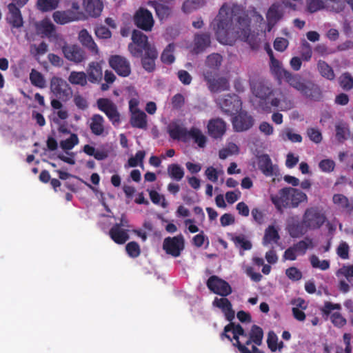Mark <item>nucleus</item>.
I'll use <instances>...</instances> for the list:
<instances>
[{"label": "nucleus", "mask_w": 353, "mask_h": 353, "mask_svg": "<svg viewBox=\"0 0 353 353\" xmlns=\"http://www.w3.org/2000/svg\"><path fill=\"white\" fill-rule=\"evenodd\" d=\"M78 39L79 42L87 48L91 53L94 55L99 54V50L97 45L85 29H83L79 32Z\"/></svg>", "instance_id": "obj_23"}, {"label": "nucleus", "mask_w": 353, "mask_h": 353, "mask_svg": "<svg viewBox=\"0 0 353 353\" xmlns=\"http://www.w3.org/2000/svg\"><path fill=\"white\" fill-rule=\"evenodd\" d=\"M148 5L154 8L156 13L160 19H164L170 14V8L167 6L159 4L154 1H149Z\"/></svg>", "instance_id": "obj_48"}, {"label": "nucleus", "mask_w": 353, "mask_h": 353, "mask_svg": "<svg viewBox=\"0 0 353 353\" xmlns=\"http://www.w3.org/2000/svg\"><path fill=\"white\" fill-rule=\"evenodd\" d=\"M252 90L256 97L263 99L268 98L272 93L270 88L262 82L254 83L252 85Z\"/></svg>", "instance_id": "obj_39"}, {"label": "nucleus", "mask_w": 353, "mask_h": 353, "mask_svg": "<svg viewBox=\"0 0 353 353\" xmlns=\"http://www.w3.org/2000/svg\"><path fill=\"white\" fill-rule=\"evenodd\" d=\"M271 200L279 210L283 208L290 207L288 188L281 189L277 194L272 195Z\"/></svg>", "instance_id": "obj_28"}, {"label": "nucleus", "mask_w": 353, "mask_h": 353, "mask_svg": "<svg viewBox=\"0 0 353 353\" xmlns=\"http://www.w3.org/2000/svg\"><path fill=\"white\" fill-rule=\"evenodd\" d=\"M209 134L214 138H219L226 130L225 122L219 119L210 120L208 125Z\"/></svg>", "instance_id": "obj_25"}, {"label": "nucleus", "mask_w": 353, "mask_h": 353, "mask_svg": "<svg viewBox=\"0 0 353 353\" xmlns=\"http://www.w3.org/2000/svg\"><path fill=\"white\" fill-rule=\"evenodd\" d=\"M233 241L237 248L243 250H249L252 248L251 242L243 235H239L233 238Z\"/></svg>", "instance_id": "obj_52"}, {"label": "nucleus", "mask_w": 353, "mask_h": 353, "mask_svg": "<svg viewBox=\"0 0 353 353\" xmlns=\"http://www.w3.org/2000/svg\"><path fill=\"white\" fill-rule=\"evenodd\" d=\"M341 310V305L340 304L325 302L322 311L325 314L330 316V319L334 326L342 327L346 324L347 321L340 313Z\"/></svg>", "instance_id": "obj_6"}, {"label": "nucleus", "mask_w": 353, "mask_h": 353, "mask_svg": "<svg viewBox=\"0 0 353 353\" xmlns=\"http://www.w3.org/2000/svg\"><path fill=\"white\" fill-rule=\"evenodd\" d=\"M157 57L155 48H148L142 59L143 68L148 71H152L154 68V60Z\"/></svg>", "instance_id": "obj_33"}, {"label": "nucleus", "mask_w": 353, "mask_h": 353, "mask_svg": "<svg viewBox=\"0 0 353 353\" xmlns=\"http://www.w3.org/2000/svg\"><path fill=\"white\" fill-rule=\"evenodd\" d=\"M130 122L134 127L145 128L147 126L146 114L141 110L131 112Z\"/></svg>", "instance_id": "obj_36"}, {"label": "nucleus", "mask_w": 353, "mask_h": 353, "mask_svg": "<svg viewBox=\"0 0 353 353\" xmlns=\"http://www.w3.org/2000/svg\"><path fill=\"white\" fill-rule=\"evenodd\" d=\"M97 105L100 110L105 113L109 110L112 109V108H113L115 105L110 100L102 98L98 99Z\"/></svg>", "instance_id": "obj_63"}, {"label": "nucleus", "mask_w": 353, "mask_h": 353, "mask_svg": "<svg viewBox=\"0 0 353 353\" xmlns=\"http://www.w3.org/2000/svg\"><path fill=\"white\" fill-rule=\"evenodd\" d=\"M259 130L261 134L266 137H270L274 132L273 125L266 121H263L259 124Z\"/></svg>", "instance_id": "obj_62"}, {"label": "nucleus", "mask_w": 353, "mask_h": 353, "mask_svg": "<svg viewBox=\"0 0 353 353\" xmlns=\"http://www.w3.org/2000/svg\"><path fill=\"white\" fill-rule=\"evenodd\" d=\"M50 90L58 98H67L72 94L68 83L63 79L54 77L50 81Z\"/></svg>", "instance_id": "obj_11"}, {"label": "nucleus", "mask_w": 353, "mask_h": 353, "mask_svg": "<svg viewBox=\"0 0 353 353\" xmlns=\"http://www.w3.org/2000/svg\"><path fill=\"white\" fill-rule=\"evenodd\" d=\"M271 70L272 72L279 79H282L285 80L287 76L290 74V72L285 70L283 67L281 63L271 57Z\"/></svg>", "instance_id": "obj_42"}, {"label": "nucleus", "mask_w": 353, "mask_h": 353, "mask_svg": "<svg viewBox=\"0 0 353 353\" xmlns=\"http://www.w3.org/2000/svg\"><path fill=\"white\" fill-rule=\"evenodd\" d=\"M54 26L52 23L47 19H45L36 23L37 32L43 37H50L52 34Z\"/></svg>", "instance_id": "obj_34"}, {"label": "nucleus", "mask_w": 353, "mask_h": 353, "mask_svg": "<svg viewBox=\"0 0 353 353\" xmlns=\"http://www.w3.org/2000/svg\"><path fill=\"white\" fill-rule=\"evenodd\" d=\"M324 214L317 208L308 209L304 216L303 225L309 229L320 228L325 222Z\"/></svg>", "instance_id": "obj_8"}, {"label": "nucleus", "mask_w": 353, "mask_h": 353, "mask_svg": "<svg viewBox=\"0 0 353 353\" xmlns=\"http://www.w3.org/2000/svg\"><path fill=\"white\" fill-rule=\"evenodd\" d=\"M212 306L219 309L227 320L231 321L234 319L235 312L230 301L225 296L216 297L212 302Z\"/></svg>", "instance_id": "obj_15"}, {"label": "nucleus", "mask_w": 353, "mask_h": 353, "mask_svg": "<svg viewBox=\"0 0 353 353\" xmlns=\"http://www.w3.org/2000/svg\"><path fill=\"white\" fill-rule=\"evenodd\" d=\"M318 70L323 77L329 80H332L335 77L334 71L332 68L323 61H319Z\"/></svg>", "instance_id": "obj_49"}, {"label": "nucleus", "mask_w": 353, "mask_h": 353, "mask_svg": "<svg viewBox=\"0 0 353 353\" xmlns=\"http://www.w3.org/2000/svg\"><path fill=\"white\" fill-rule=\"evenodd\" d=\"M319 166L323 172H330L334 170L335 163L332 160L326 159L321 161Z\"/></svg>", "instance_id": "obj_64"}, {"label": "nucleus", "mask_w": 353, "mask_h": 353, "mask_svg": "<svg viewBox=\"0 0 353 353\" xmlns=\"http://www.w3.org/2000/svg\"><path fill=\"white\" fill-rule=\"evenodd\" d=\"M150 197L152 201L155 204H159L163 208L167 207V203L165 200V198L159 194L157 192L154 190H151L150 192Z\"/></svg>", "instance_id": "obj_61"}, {"label": "nucleus", "mask_w": 353, "mask_h": 353, "mask_svg": "<svg viewBox=\"0 0 353 353\" xmlns=\"http://www.w3.org/2000/svg\"><path fill=\"white\" fill-rule=\"evenodd\" d=\"M168 131L170 137L174 139L186 141L188 139V132L183 124L179 121H173L168 127Z\"/></svg>", "instance_id": "obj_19"}, {"label": "nucleus", "mask_w": 353, "mask_h": 353, "mask_svg": "<svg viewBox=\"0 0 353 353\" xmlns=\"http://www.w3.org/2000/svg\"><path fill=\"white\" fill-rule=\"evenodd\" d=\"M316 243L310 238H305L288 248L283 256V260L294 261L298 256H303L309 249L316 247Z\"/></svg>", "instance_id": "obj_4"}, {"label": "nucleus", "mask_w": 353, "mask_h": 353, "mask_svg": "<svg viewBox=\"0 0 353 353\" xmlns=\"http://www.w3.org/2000/svg\"><path fill=\"white\" fill-rule=\"evenodd\" d=\"M163 248L167 254L174 257L180 255L181 252L184 249V238L182 235L174 237H168L163 241Z\"/></svg>", "instance_id": "obj_7"}, {"label": "nucleus", "mask_w": 353, "mask_h": 353, "mask_svg": "<svg viewBox=\"0 0 353 353\" xmlns=\"http://www.w3.org/2000/svg\"><path fill=\"white\" fill-rule=\"evenodd\" d=\"M174 46L172 44H169L163 50L161 55V60L164 63L170 64L174 62V57L173 54Z\"/></svg>", "instance_id": "obj_55"}, {"label": "nucleus", "mask_w": 353, "mask_h": 353, "mask_svg": "<svg viewBox=\"0 0 353 353\" xmlns=\"http://www.w3.org/2000/svg\"><path fill=\"white\" fill-rule=\"evenodd\" d=\"M168 174L170 178L177 181L184 176L183 168L178 164H170L168 166Z\"/></svg>", "instance_id": "obj_44"}, {"label": "nucleus", "mask_w": 353, "mask_h": 353, "mask_svg": "<svg viewBox=\"0 0 353 353\" xmlns=\"http://www.w3.org/2000/svg\"><path fill=\"white\" fill-rule=\"evenodd\" d=\"M289 194L290 207H296L301 203L306 201L307 195L301 190L292 188H288Z\"/></svg>", "instance_id": "obj_32"}, {"label": "nucleus", "mask_w": 353, "mask_h": 353, "mask_svg": "<svg viewBox=\"0 0 353 353\" xmlns=\"http://www.w3.org/2000/svg\"><path fill=\"white\" fill-rule=\"evenodd\" d=\"M309 261L312 268L321 270H326L330 268V261L327 260H321L316 255L312 254L309 257Z\"/></svg>", "instance_id": "obj_47"}, {"label": "nucleus", "mask_w": 353, "mask_h": 353, "mask_svg": "<svg viewBox=\"0 0 353 353\" xmlns=\"http://www.w3.org/2000/svg\"><path fill=\"white\" fill-rule=\"evenodd\" d=\"M125 250L128 254L130 257H137L139 256L141 250L139 245L134 241L128 243L125 246Z\"/></svg>", "instance_id": "obj_57"}, {"label": "nucleus", "mask_w": 353, "mask_h": 353, "mask_svg": "<svg viewBox=\"0 0 353 353\" xmlns=\"http://www.w3.org/2000/svg\"><path fill=\"white\" fill-rule=\"evenodd\" d=\"M221 174H223L221 170H217L212 166L208 167L205 171L207 179L213 183L216 182Z\"/></svg>", "instance_id": "obj_56"}, {"label": "nucleus", "mask_w": 353, "mask_h": 353, "mask_svg": "<svg viewBox=\"0 0 353 353\" xmlns=\"http://www.w3.org/2000/svg\"><path fill=\"white\" fill-rule=\"evenodd\" d=\"M78 143L79 139L77 135L71 134L69 138L60 142V146L63 150L67 151L72 150Z\"/></svg>", "instance_id": "obj_50"}, {"label": "nucleus", "mask_w": 353, "mask_h": 353, "mask_svg": "<svg viewBox=\"0 0 353 353\" xmlns=\"http://www.w3.org/2000/svg\"><path fill=\"white\" fill-rule=\"evenodd\" d=\"M134 21L138 28L145 31H150L154 23L152 13L143 8L136 12Z\"/></svg>", "instance_id": "obj_9"}, {"label": "nucleus", "mask_w": 353, "mask_h": 353, "mask_svg": "<svg viewBox=\"0 0 353 353\" xmlns=\"http://www.w3.org/2000/svg\"><path fill=\"white\" fill-rule=\"evenodd\" d=\"M271 104L278 108L281 111H286L290 110L293 107V103L290 99H287L283 94L273 99L271 101Z\"/></svg>", "instance_id": "obj_35"}, {"label": "nucleus", "mask_w": 353, "mask_h": 353, "mask_svg": "<svg viewBox=\"0 0 353 353\" xmlns=\"http://www.w3.org/2000/svg\"><path fill=\"white\" fill-rule=\"evenodd\" d=\"M205 4V0H186L183 3L182 10L183 12L189 14L203 7Z\"/></svg>", "instance_id": "obj_43"}, {"label": "nucleus", "mask_w": 353, "mask_h": 353, "mask_svg": "<svg viewBox=\"0 0 353 353\" xmlns=\"http://www.w3.org/2000/svg\"><path fill=\"white\" fill-rule=\"evenodd\" d=\"M207 285L211 291L221 296H226L232 292L230 285L216 276L210 277L208 280Z\"/></svg>", "instance_id": "obj_12"}, {"label": "nucleus", "mask_w": 353, "mask_h": 353, "mask_svg": "<svg viewBox=\"0 0 353 353\" xmlns=\"http://www.w3.org/2000/svg\"><path fill=\"white\" fill-rule=\"evenodd\" d=\"M59 0H37L36 8L41 12H49L55 10Z\"/></svg>", "instance_id": "obj_40"}, {"label": "nucleus", "mask_w": 353, "mask_h": 353, "mask_svg": "<svg viewBox=\"0 0 353 353\" xmlns=\"http://www.w3.org/2000/svg\"><path fill=\"white\" fill-rule=\"evenodd\" d=\"M333 202L339 208H343L347 212H350L353 210V200L350 201L343 194H334L333 196Z\"/></svg>", "instance_id": "obj_37"}, {"label": "nucleus", "mask_w": 353, "mask_h": 353, "mask_svg": "<svg viewBox=\"0 0 353 353\" xmlns=\"http://www.w3.org/2000/svg\"><path fill=\"white\" fill-rule=\"evenodd\" d=\"M232 330L233 337L235 339L239 350L241 353H263L256 345H260L262 343L263 333L259 327L253 325L249 336L245 333L239 325H231L226 328V332Z\"/></svg>", "instance_id": "obj_2"}, {"label": "nucleus", "mask_w": 353, "mask_h": 353, "mask_svg": "<svg viewBox=\"0 0 353 353\" xmlns=\"http://www.w3.org/2000/svg\"><path fill=\"white\" fill-rule=\"evenodd\" d=\"M336 128V137L339 140H344L347 139L349 135V130L345 123L339 122L335 125Z\"/></svg>", "instance_id": "obj_54"}, {"label": "nucleus", "mask_w": 353, "mask_h": 353, "mask_svg": "<svg viewBox=\"0 0 353 353\" xmlns=\"http://www.w3.org/2000/svg\"><path fill=\"white\" fill-rule=\"evenodd\" d=\"M222 61V57L219 54H212L207 58L205 65L209 69H216L218 68Z\"/></svg>", "instance_id": "obj_53"}, {"label": "nucleus", "mask_w": 353, "mask_h": 353, "mask_svg": "<svg viewBox=\"0 0 353 353\" xmlns=\"http://www.w3.org/2000/svg\"><path fill=\"white\" fill-rule=\"evenodd\" d=\"M110 66L120 76L128 77L130 74V62L123 57L113 55L109 59Z\"/></svg>", "instance_id": "obj_10"}, {"label": "nucleus", "mask_w": 353, "mask_h": 353, "mask_svg": "<svg viewBox=\"0 0 353 353\" xmlns=\"http://www.w3.org/2000/svg\"><path fill=\"white\" fill-rule=\"evenodd\" d=\"M239 147L236 144L229 143L225 148L219 151V155L220 159H225L230 156L239 154Z\"/></svg>", "instance_id": "obj_45"}, {"label": "nucleus", "mask_w": 353, "mask_h": 353, "mask_svg": "<svg viewBox=\"0 0 353 353\" xmlns=\"http://www.w3.org/2000/svg\"><path fill=\"white\" fill-rule=\"evenodd\" d=\"M64 57L69 61L79 63L85 59L83 50L77 45H65L62 48Z\"/></svg>", "instance_id": "obj_16"}, {"label": "nucleus", "mask_w": 353, "mask_h": 353, "mask_svg": "<svg viewBox=\"0 0 353 353\" xmlns=\"http://www.w3.org/2000/svg\"><path fill=\"white\" fill-rule=\"evenodd\" d=\"M205 80L208 83L209 89L214 92H219L226 90L229 88V83L228 80L223 77H212V74L208 70L203 72Z\"/></svg>", "instance_id": "obj_14"}, {"label": "nucleus", "mask_w": 353, "mask_h": 353, "mask_svg": "<svg viewBox=\"0 0 353 353\" xmlns=\"http://www.w3.org/2000/svg\"><path fill=\"white\" fill-rule=\"evenodd\" d=\"M339 81L340 85L343 89L350 90L353 88V77L350 74H343Z\"/></svg>", "instance_id": "obj_59"}, {"label": "nucleus", "mask_w": 353, "mask_h": 353, "mask_svg": "<svg viewBox=\"0 0 353 353\" xmlns=\"http://www.w3.org/2000/svg\"><path fill=\"white\" fill-rule=\"evenodd\" d=\"M51 105L54 109L52 121L57 124H59L61 121L68 119L69 114L68 110L63 107V104L57 99L51 101Z\"/></svg>", "instance_id": "obj_27"}, {"label": "nucleus", "mask_w": 353, "mask_h": 353, "mask_svg": "<svg viewBox=\"0 0 353 353\" xmlns=\"http://www.w3.org/2000/svg\"><path fill=\"white\" fill-rule=\"evenodd\" d=\"M232 124L236 131L243 132L248 130L253 125L254 120L245 112H241L234 117Z\"/></svg>", "instance_id": "obj_17"}, {"label": "nucleus", "mask_w": 353, "mask_h": 353, "mask_svg": "<svg viewBox=\"0 0 353 353\" xmlns=\"http://www.w3.org/2000/svg\"><path fill=\"white\" fill-rule=\"evenodd\" d=\"M210 44V37L207 34L198 35L194 40L193 50L195 53L203 52Z\"/></svg>", "instance_id": "obj_38"}, {"label": "nucleus", "mask_w": 353, "mask_h": 353, "mask_svg": "<svg viewBox=\"0 0 353 353\" xmlns=\"http://www.w3.org/2000/svg\"><path fill=\"white\" fill-rule=\"evenodd\" d=\"M323 7V0H307V8L310 12H316Z\"/></svg>", "instance_id": "obj_60"}, {"label": "nucleus", "mask_w": 353, "mask_h": 353, "mask_svg": "<svg viewBox=\"0 0 353 353\" xmlns=\"http://www.w3.org/2000/svg\"><path fill=\"white\" fill-rule=\"evenodd\" d=\"M83 7L90 17H97L101 14L103 5L101 0H83Z\"/></svg>", "instance_id": "obj_24"}, {"label": "nucleus", "mask_w": 353, "mask_h": 353, "mask_svg": "<svg viewBox=\"0 0 353 353\" xmlns=\"http://www.w3.org/2000/svg\"><path fill=\"white\" fill-rule=\"evenodd\" d=\"M189 138L192 139L199 148L205 147L208 139L200 129L191 128L188 132V139Z\"/></svg>", "instance_id": "obj_31"}, {"label": "nucleus", "mask_w": 353, "mask_h": 353, "mask_svg": "<svg viewBox=\"0 0 353 353\" xmlns=\"http://www.w3.org/2000/svg\"><path fill=\"white\" fill-rule=\"evenodd\" d=\"M30 80L33 85L39 88H43L46 85V81L43 74L34 69L31 70Z\"/></svg>", "instance_id": "obj_46"}, {"label": "nucleus", "mask_w": 353, "mask_h": 353, "mask_svg": "<svg viewBox=\"0 0 353 353\" xmlns=\"http://www.w3.org/2000/svg\"><path fill=\"white\" fill-rule=\"evenodd\" d=\"M232 14L230 7L223 6L214 20L212 26L217 40L222 44L232 45L239 39L248 42L252 48L257 47L260 39L258 34L251 32L248 19L241 18L233 25Z\"/></svg>", "instance_id": "obj_1"}, {"label": "nucleus", "mask_w": 353, "mask_h": 353, "mask_svg": "<svg viewBox=\"0 0 353 353\" xmlns=\"http://www.w3.org/2000/svg\"><path fill=\"white\" fill-rule=\"evenodd\" d=\"M104 119L99 114H94L90 119L89 125L92 132L97 136L108 134L104 125Z\"/></svg>", "instance_id": "obj_26"}, {"label": "nucleus", "mask_w": 353, "mask_h": 353, "mask_svg": "<svg viewBox=\"0 0 353 353\" xmlns=\"http://www.w3.org/2000/svg\"><path fill=\"white\" fill-rule=\"evenodd\" d=\"M283 13V8L280 5L273 4L269 8L266 15L268 32H270L277 21L281 19Z\"/></svg>", "instance_id": "obj_22"}, {"label": "nucleus", "mask_w": 353, "mask_h": 353, "mask_svg": "<svg viewBox=\"0 0 353 353\" xmlns=\"http://www.w3.org/2000/svg\"><path fill=\"white\" fill-rule=\"evenodd\" d=\"M111 239L118 244L125 243L129 239L128 231L115 224L110 230Z\"/></svg>", "instance_id": "obj_29"}, {"label": "nucleus", "mask_w": 353, "mask_h": 353, "mask_svg": "<svg viewBox=\"0 0 353 353\" xmlns=\"http://www.w3.org/2000/svg\"><path fill=\"white\" fill-rule=\"evenodd\" d=\"M279 239L278 230L274 226L270 225L265 230L262 243L265 247H270L277 243Z\"/></svg>", "instance_id": "obj_30"}, {"label": "nucleus", "mask_w": 353, "mask_h": 353, "mask_svg": "<svg viewBox=\"0 0 353 353\" xmlns=\"http://www.w3.org/2000/svg\"><path fill=\"white\" fill-rule=\"evenodd\" d=\"M19 8L18 6L14 5V3H9L8 5V12L6 20L14 28H20L23 23Z\"/></svg>", "instance_id": "obj_18"}, {"label": "nucleus", "mask_w": 353, "mask_h": 353, "mask_svg": "<svg viewBox=\"0 0 353 353\" xmlns=\"http://www.w3.org/2000/svg\"><path fill=\"white\" fill-rule=\"evenodd\" d=\"M87 79L91 83H98L103 78V70L101 64L98 62H90L86 70Z\"/></svg>", "instance_id": "obj_20"}, {"label": "nucleus", "mask_w": 353, "mask_h": 353, "mask_svg": "<svg viewBox=\"0 0 353 353\" xmlns=\"http://www.w3.org/2000/svg\"><path fill=\"white\" fill-rule=\"evenodd\" d=\"M132 43L129 45V50L134 57H140L142 50L147 51L148 48H154L148 43V37L139 30H134L132 34Z\"/></svg>", "instance_id": "obj_5"}, {"label": "nucleus", "mask_w": 353, "mask_h": 353, "mask_svg": "<svg viewBox=\"0 0 353 353\" xmlns=\"http://www.w3.org/2000/svg\"><path fill=\"white\" fill-rule=\"evenodd\" d=\"M218 104L224 112L231 114L239 113L241 109V102L236 95H228L225 99H219Z\"/></svg>", "instance_id": "obj_13"}, {"label": "nucleus", "mask_w": 353, "mask_h": 353, "mask_svg": "<svg viewBox=\"0 0 353 353\" xmlns=\"http://www.w3.org/2000/svg\"><path fill=\"white\" fill-rule=\"evenodd\" d=\"M258 167L267 176H272L277 172V168L274 165L268 154H263L258 157Z\"/></svg>", "instance_id": "obj_21"}, {"label": "nucleus", "mask_w": 353, "mask_h": 353, "mask_svg": "<svg viewBox=\"0 0 353 353\" xmlns=\"http://www.w3.org/2000/svg\"><path fill=\"white\" fill-rule=\"evenodd\" d=\"M280 137L283 141H286L288 139L294 143H300L302 141V137L300 134L292 132L290 129H286L282 131L280 134Z\"/></svg>", "instance_id": "obj_51"}, {"label": "nucleus", "mask_w": 353, "mask_h": 353, "mask_svg": "<svg viewBox=\"0 0 353 353\" xmlns=\"http://www.w3.org/2000/svg\"><path fill=\"white\" fill-rule=\"evenodd\" d=\"M68 81L72 85L84 86L87 84V75L84 72L72 71L68 77Z\"/></svg>", "instance_id": "obj_41"}, {"label": "nucleus", "mask_w": 353, "mask_h": 353, "mask_svg": "<svg viewBox=\"0 0 353 353\" xmlns=\"http://www.w3.org/2000/svg\"><path fill=\"white\" fill-rule=\"evenodd\" d=\"M30 53L34 56H40L44 54L48 51V45L42 42L40 44L31 45L30 46Z\"/></svg>", "instance_id": "obj_58"}, {"label": "nucleus", "mask_w": 353, "mask_h": 353, "mask_svg": "<svg viewBox=\"0 0 353 353\" xmlns=\"http://www.w3.org/2000/svg\"><path fill=\"white\" fill-rule=\"evenodd\" d=\"M285 81L292 88L308 97H314V94L319 92L318 87L310 81L304 80L298 74L292 75L290 73Z\"/></svg>", "instance_id": "obj_3"}]
</instances>
